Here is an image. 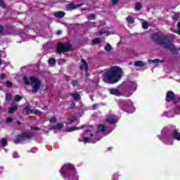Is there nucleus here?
<instances>
[{
	"label": "nucleus",
	"mask_w": 180,
	"mask_h": 180,
	"mask_svg": "<svg viewBox=\"0 0 180 180\" xmlns=\"http://www.w3.org/2000/svg\"><path fill=\"white\" fill-rule=\"evenodd\" d=\"M172 102H174V103L176 104V103H179L180 102V97H175L174 100H172Z\"/></svg>",
	"instance_id": "36"
},
{
	"label": "nucleus",
	"mask_w": 180,
	"mask_h": 180,
	"mask_svg": "<svg viewBox=\"0 0 180 180\" xmlns=\"http://www.w3.org/2000/svg\"><path fill=\"white\" fill-rule=\"evenodd\" d=\"M105 33H109V30H105L100 33V34H105Z\"/></svg>",
	"instance_id": "51"
},
{
	"label": "nucleus",
	"mask_w": 180,
	"mask_h": 180,
	"mask_svg": "<svg viewBox=\"0 0 180 180\" xmlns=\"http://www.w3.org/2000/svg\"><path fill=\"white\" fill-rule=\"evenodd\" d=\"M34 137V132H23V141H30Z\"/></svg>",
	"instance_id": "11"
},
{
	"label": "nucleus",
	"mask_w": 180,
	"mask_h": 180,
	"mask_svg": "<svg viewBox=\"0 0 180 180\" xmlns=\"http://www.w3.org/2000/svg\"><path fill=\"white\" fill-rule=\"evenodd\" d=\"M2 64V60L0 59V65Z\"/></svg>",
	"instance_id": "61"
},
{
	"label": "nucleus",
	"mask_w": 180,
	"mask_h": 180,
	"mask_svg": "<svg viewBox=\"0 0 180 180\" xmlns=\"http://www.w3.org/2000/svg\"><path fill=\"white\" fill-rule=\"evenodd\" d=\"M93 44H99L101 43V38H95L92 40Z\"/></svg>",
	"instance_id": "29"
},
{
	"label": "nucleus",
	"mask_w": 180,
	"mask_h": 180,
	"mask_svg": "<svg viewBox=\"0 0 180 180\" xmlns=\"http://www.w3.org/2000/svg\"><path fill=\"white\" fill-rule=\"evenodd\" d=\"M32 130H34L35 131H39L40 130V128L39 127H32Z\"/></svg>",
	"instance_id": "45"
},
{
	"label": "nucleus",
	"mask_w": 180,
	"mask_h": 180,
	"mask_svg": "<svg viewBox=\"0 0 180 180\" xmlns=\"http://www.w3.org/2000/svg\"><path fill=\"white\" fill-rule=\"evenodd\" d=\"M6 86H8V88H12V82L7 81L6 82Z\"/></svg>",
	"instance_id": "44"
},
{
	"label": "nucleus",
	"mask_w": 180,
	"mask_h": 180,
	"mask_svg": "<svg viewBox=\"0 0 180 180\" xmlns=\"http://www.w3.org/2000/svg\"><path fill=\"white\" fill-rule=\"evenodd\" d=\"M171 32H172L173 33H178V31H176V30L174 29V28H170Z\"/></svg>",
	"instance_id": "50"
},
{
	"label": "nucleus",
	"mask_w": 180,
	"mask_h": 180,
	"mask_svg": "<svg viewBox=\"0 0 180 180\" xmlns=\"http://www.w3.org/2000/svg\"><path fill=\"white\" fill-rule=\"evenodd\" d=\"M61 34V30H58V32H57V34L58 35H60Z\"/></svg>",
	"instance_id": "57"
},
{
	"label": "nucleus",
	"mask_w": 180,
	"mask_h": 180,
	"mask_svg": "<svg viewBox=\"0 0 180 180\" xmlns=\"http://www.w3.org/2000/svg\"><path fill=\"white\" fill-rule=\"evenodd\" d=\"M24 110H26L27 112H28V113H31L32 112V109L30 108V105H27L25 108H24Z\"/></svg>",
	"instance_id": "37"
},
{
	"label": "nucleus",
	"mask_w": 180,
	"mask_h": 180,
	"mask_svg": "<svg viewBox=\"0 0 180 180\" xmlns=\"http://www.w3.org/2000/svg\"><path fill=\"white\" fill-rule=\"evenodd\" d=\"M81 6H84V3H82L80 4H75L72 3L68 4L65 6V8L67 11H75V9H78V8H81Z\"/></svg>",
	"instance_id": "8"
},
{
	"label": "nucleus",
	"mask_w": 180,
	"mask_h": 180,
	"mask_svg": "<svg viewBox=\"0 0 180 180\" xmlns=\"http://www.w3.org/2000/svg\"><path fill=\"white\" fill-rule=\"evenodd\" d=\"M126 19L129 25H133V23H134V19L133 18L128 16Z\"/></svg>",
	"instance_id": "25"
},
{
	"label": "nucleus",
	"mask_w": 180,
	"mask_h": 180,
	"mask_svg": "<svg viewBox=\"0 0 180 180\" xmlns=\"http://www.w3.org/2000/svg\"><path fill=\"white\" fill-rule=\"evenodd\" d=\"M110 94H111V95H115V96H120V91H119L117 89H111L110 90Z\"/></svg>",
	"instance_id": "17"
},
{
	"label": "nucleus",
	"mask_w": 180,
	"mask_h": 180,
	"mask_svg": "<svg viewBox=\"0 0 180 180\" xmlns=\"http://www.w3.org/2000/svg\"><path fill=\"white\" fill-rule=\"evenodd\" d=\"M111 1H112V2L113 5H116V4H117L118 2H119V0H111Z\"/></svg>",
	"instance_id": "49"
},
{
	"label": "nucleus",
	"mask_w": 180,
	"mask_h": 180,
	"mask_svg": "<svg viewBox=\"0 0 180 180\" xmlns=\"http://www.w3.org/2000/svg\"><path fill=\"white\" fill-rule=\"evenodd\" d=\"M177 27L180 30V21L177 23Z\"/></svg>",
	"instance_id": "55"
},
{
	"label": "nucleus",
	"mask_w": 180,
	"mask_h": 180,
	"mask_svg": "<svg viewBox=\"0 0 180 180\" xmlns=\"http://www.w3.org/2000/svg\"><path fill=\"white\" fill-rule=\"evenodd\" d=\"M82 63L83 65H80V70H84L86 74V78H88V77H89V72H88L89 70V66L88 65V63H86V60H85V59H82Z\"/></svg>",
	"instance_id": "9"
},
{
	"label": "nucleus",
	"mask_w": 180,
	"mask_h": 180,
	"mask_svg": "<svg viewBox=\"0 0 180 180\" xmlns=\"http://www.w3.org/2000/svg\"><path fill=\"white\" fill-rule=\"evenodd\" d=\"M96 15H95V14H90L88 17L87 19L89 20H93L94 19H96Z\"/></svg>",
	"instance_id": "34"
},
{
	"label": "nucleus",
	"mask_w": 180,
	"mask_h": 180,
	"mask_svg": "<svg viewBox=\"0 0 180 180\" xmlns=\"http://www.w3.org/2000/svg\"><path fill=\"white\" fill-rule=\"evenodd\" d=\"M151 37L153 41L158 43V44L161 46L162 49L171 50L173 54H176V53H178V49L172 44L171 37L165 34L159 35L158 34H153Z\"/></svg>",
	"instance_id": "1"
},
{
	"label": "nucleus",
	"mask_w": 180,
	"mask_h": 180,
	"mask_svg": "<svg viewBox=\"0 0 180 180\" xmlns=\"http://www.w3.org/2000/svg\"><path fill=\"white\" fill-rule=\"evenodd\" d=\"M177 34H179L180 36V30H178Z\"/></svg>",
	"instance_id": "58"
},
{
	"label": "nucleus",
	"mask_w": 180,
	"mask_h": 180,
	"mask_svg": "<svg viewBox=\"0 0 180 180\" xmlns=\"http://www.w3.org/2000/svg\"><path fill=\"white\" fill-rule=\"evenodd\" d=\"M117 179H119V174H117V173H115L113 174L112 180H117Z\"/></svg>",
	"instance_id": "39"
},
{
	"label": "nucleus",
	"mask_w": 180,
	"mask_h": 180,
	"mask_svg": "<svg viewBox=\"0 0 180 180\" xmlns=\"http://www.w3.org/2000/svg\"><path fill=\"white\" fill-rule=\"evenodd\" d=\"M2 90V88L1 87V86H0V91H1Z\"/></svg>",
	"instance_id": "63"
},
{
	"label": "nucleus",
	"mask_w": 180,
	"mask_h": 180,
	"mask_svg": "<svg viewBox=\"0 0 180 180\" xmlns=\"http://www.w3.org/2000/svg\"><path fill=\"white\" fill-rule=\"evenodd\" d=\"M98 131H97L95 134H94V136H96V137H99V136H99V134H101V133H105V131H106V130H108L107 129H106V127H105V125L104 124H99L98 126Z\"/></svg>",
	"instance_id": "12"
},
{
	"label": "nucleus",
	"mask_w": 180,
	"mask_h": 180,
	"mask_svg": "<svg viewBox=\"0 0 180 180\" xmlns=\"http://www.w3.org/2000/svg\"><path fill=\"white\" fill-rule=\"evenodd\" d=\"M141 3H137L136 5H135V10L136 11H141Z\"/></svg>",
	"instance_id": "30"
},
{
	"label": "nucleus",
	"mask_w": 180,
	"mask_h": 180,
	"mask_svg": "<svg viewBox=\"0 0 180 180\" xmlns=\"http://www.w3.org/2000/svg\"><path fill=\"white\" fill-rule=\"evenodd\" d=\"M13 158H19L20 157V155H19V153L14 152V153H13Z\"/></svg>",
	"instance_id": "42"
},
{
	"label": "nucleus",
	"mask_w": 180,
	"mask_h": 180,
	"mask_svg": "<svg viewBox=\"0 0 180 180\" xmlns=\"http://www.w3.org/2000/svg\"><path fill=\"white\" fill-rule=\"evenodd\" d=\"M175 94L172 91H168L166 94V101L167 102H172L174 99Z\"/></svg>",
	"instance_id": "13"
},
{
	"label": "nucleus",
	"mask_w": 180,
	"mask_h": 180,
	"mask_svg": "<svg viewBox=\"0 0 180 180\" xmlns=\"http://www.w3.org/2000/svg\"><path fill=\"white\" fill-rule=\"evenodd\" d=\"M12 99V96L11 94H6V101H11Z\"/></svg>",
	"instance_id": "43"
},
{
	"label": "nucleus",
	"mask_w": 180,
	"mask_h": 180,
	"mask_svg": "<svg viewBox=\"0 0 180 180\" xmlns=\"http://www.w3.org/2000/svg\"><path fill=\"white\" fill-rule=\"evenodd\" d=\"M12 122V117H7L6 119V123H11Z\"/></svg>",
	"instance_id": "48"
},
{
	"label": "nucleus",
	"mask_w": 180,
	"mask_h": 180,
	"mask_svg": "<svg viewBox=\"0 0 180 180\" xmlns=\"http://www.w3.org/2000/svg\"><path fill=\"white\" fill-rule=\"evenodd\" d=\"M72 86H77V85H78V80L77 79L72 80Z\"/></svg>",
	"instance_id": "40"
},
{
	"label": "nucleus",
	"mask_w": 180,
	"mask_h": 180,
	"mask_svg": "<svg viewBox=\"0 0 180 180\" xmlns=\"http://www.w3.org/2000/svg\"><path fill=\"white\" fill-rule=\"evenodd\" d=\"M23 79L27 85H30L32 86V94H37V91H39L40 87L41 86V81H40L39 78L33 76L30 77L29 79L24 77Z\"/></svg>",
	"instance_id": "3"
},
{
	"label": "nucleus",
	"mask_w": 180,
	"mask_h": 180,
	"mask_svg": "<svg viewBox=\"0 0 180 180\" xmlns=\"http://www.w3.org/2000/svg\"><path fill=\"white\" fill-rule=\"evenodd\" d=\"M64 127V124L63 123H58L55 125V129H63Z\"/></svg>",
	"instance_id": "27"
},
{
	"label": "nucleus",
	"mask_w": 180,
	"mask_h": 180,
	"mask_svg": "<svg viewBox=\"0 0 180 180\" xmlns=\"http://www.w3.org/2000/svg\"><path fill=\"white\" fill-rule=\"evenodd\" d=\"M75 166L71 163H68L63 165V167L59 170V172L63 176V179H65L68 176V172H75Z\"/></svg>",
	"instance_id": "4"
},
{
	"label": "nucleus",
	"mask_w": 180,
	"mask_h": 180,
	"mask_svg": "<svg viewBox=\"0 0 180 180\" xmlns=\"http://www.w3.org/2000/svg\"><path fill=\"white\" fill-rule=\"evenodd\" d=\"M75 130H79V127H72L70 129H66L68 133H71V131H75Z\"/></svg>",
	"instance_id": "22"
},
{
	"label": "nucleus",
	"mask_w": 180,
	"mask_h": 180,
	"mask_svg": "<svg viewBox=\"0 0 180 180\" xmlns=\"http://www.w3.org/2000/svg\"><path fill=\"white\" fill-rule=\"evenodd\" d=\"M72 50V45L71 44H63L61 42L58 43L56 47V51L58 54L63 53H67L68 51H71Z\"/></svg>",
	"instance_id": "7"
},
{
	"label": "nucleus",
	"mask_w": 180,
	"mask_h": 180,
	"mask_svg": "<svg viewBox=\"0 0 180 180\" xmlns=\"http://www.w3.org/2000/svg\"><path fill=\"white\" fill-rule=\"evenodd\" d=\"M108 84H116L122 79L123 71L117 66H113L105 74Z\"/></svg>",
	"instance_id": "2"
},
{
	"label": "nucleus",
	"mask_w": 180,
	"mask_h": 180,
	"mask_svg": "<svg viewBox=\"0 0 180 180\" xmlns=\"http://www.w3.org/2000/svg\"><path fill=\"white\" fill-rule=\"evenodd\" d=\"M179 17H180V14L179 13H175L172 17V18L173 19V20H178V19H179Z\"/></svg>",
	"instance_id": "28"
},
{
	"label": "nucleus",
	"mask_w": 180,
	"mask_h": 180,
	"mask_svg": "<svg viewBox=\"0 0 180 180\" xmlns=\"http://www.w3.org/2000/svg\"><path fill=\"white\" fill-rule=\"evenodd\" d=\"M14 99H15V102H19V101H22V97L20 96H18V95H15L14 96Z\"/></svg>",
	"instance_id": "33"
},
{
	"label": "nucleus",
	"mask_w": 180,
	"mask_h": 180,
	"mask_svg": "<svg viewBox=\"0 0 180 180\" xmlns=\"http://www.w3.org/2000/svg\"><path fill=\"white\" fill-rule=\"evenodd\" d=\"M3 30H4V28L2 27L1 25H0V34H2Z\"/></svg>",
	"instance_id": "53"
},
{
	"label": "nucleus",
	"mask_w": 180,
	"mask_h": 180,
	"mask_svg": "<svg viewBox=\"0 0 180 180\" xmlns=\"http://www.w3.org/2000/svg\"><path fill=\"white\" fill-rule=\"evenodd\" d=\"M98 106H99V104H94L92 105L93 110H96V109H98Z\"/></svg>",
	"instance_id": "47"
},
{
	"label": "nucleus",
	"mask_w": 180,
	"mask_h": 180,
	"mask_svg": "<svg viewBox=\"0 0 180 180\" xmlns=\"http://www.w3.org/2000/svg\"><path fill=\"white\" fill-rule=\"evenodd\" d=\"M109 151H110V150H112V148H108Z\"/></svg>",
	"instance_id": "62"
},
{
	"label": "nucleus",
	"mask_w": 180,
	"mask_h": 180,
	"mask_svg": "<svg viewBox=\"0 0 180 180\" xmlns=\"http://www.w3.org/2000/svg\"><path fill=\"white\" fill-rule=\"evenodd\" d=\"M56 63H57V60H56V58H51L49 60V64L50 65H56Z\"/></svg>",
	"instance_id": "23"
},
{
	"label": "nucleus",
	"mask_w": 180,
	"mask_h": 180,
	"mask_svg": "<svg viewBox=\"0 0 180 180\" xmlns=\"http://www.w3.org/2000/svg\"><path fill=\"white\" fill-rule=\"evenodd\" d=\"M1 144H2L3 147H6V146H8V140L5 138H3L1 140Z\"/></svg>",
	"instance_id": "24"
},
{
	"label": "nucleus",
	"mask_w": 180,
	"mask_h": 180,
	"mask_svg": "<svg viewBox=\"0 0 180 180\" xmlns=\"http://www.w3.org/2000/svg\"><path fill=\"white\" fill-rule=\"evenodd\" d=\"M148 27H149V25H148V22H147V21H143L142 22L143 29H147Z\"/></svg>",
	"instance_id": "32"
},
{
	"label": "nucleus",
	"mask_w": 180,
	"mask_h": 180,
	"mask_svg": "<svg viewBox=\"0 0 180 180\" xmlns=\"http://www.w3.org/2000/svg\"><path fill=\"white\" fill-rule=\"evenodd\" d=\"M54 16H55V18L61 19L65 16V13L64 11H58L54 13Z\"/></svg>",
	"instance_id": "16"
},
{
	"label": "nucleus",
	"mask_w": 180,
	"mask_h": 180,
	"mask_svg": "<svg viewBox=\"0 0 180 180\" xmlns=\"http://www.w3.org/2000/svg\"><path fill=\"white\" fill-rule=\"evenodd\" d=\"M30 114L38 115V116H40V115H41V112L37 109H32L31 112Z\"/></svg>",
	"instance_id": "20"
},
{
	"label": "nucleus",
	"mask_w": 180,
	"mask_h": 180,
	"mask_svg": "<svg viewBox=\"0 0 180 180\" xmlns=\"http://www.w3.org/2000/svg\"><path fill=\"white\" fill-rule=\"evenodd\" d=\"M178 50H180V47L178 49Z\"/></svg>",
	"instance_id": "64"
},
{
	"label": "nucleus",
	"mask_w": 180,
	"mask_h": 180,
	"mask_svg": "<svg viewBox=\"0 0 180 180\" xmlns=\"http://www.w3.org/2000/svg\"><path fill=\"white\" fill-rule=\"evenodd\" d=\"M0 6H1V8H3L4 9H5V8H6V5L4 2V1L0 0Z\"/></svg>",
	"instance_id": "41"
},
{
	"label": "nucleus",
	"mask_w": 180,
	"mask_h": 180,
	"mask_svg": "<svg viewBox=\"0 0 180 180\" xmlns=\"http://www.w3.org/2000/svg\"><path fill=\"white\" fill-rule=\"evenodd\" d=\"M56 122H57V117H53L49 120V123H56Z\"/></svg>",
	"instance_id": "38"
},
{
	"label": "nucleus",
	"mask_w": 180,
	"mask_h": 180,
	"mask_svg": "<svg viewBox=\"0 0 180 180\" xmlns=\"http://www.w3.org/2000/svg\"><path fill=\"white\" fill-rule=\"evenodd\" d=\"M72 98L75 101H79V100H81V95H79L78 92L73 93L72 94Z\"/></svg>",
	"instance_id": "18"
},
{
	"label": "nucleus",
	"mask_w": 180,
	"mask_h": 180,
	"mask_svg": "<svg viewBox=\"0 0 180 180\" xmlns=\"http://www.w3.org/2000/svg\"><path fill=\"white\" fill-rule=\"evenodd\" d=\"M172 137L174 139V140H177V141H180V132H178L176 129H174L171 133Z\"/></svg>",
	"instance_id": "14"
},
{
	"label": "nucleus",
	"mask_w": 180,
	"mask_h": 180,
	"mask_svg": "<svg viewBox=\"0 0 180 180\" xmlns=\"http://www.w3.org/2000/svg\"><path fill=\"white\" fill-rule=\"evenodd\" d=\"M17 124L20 125V122L18 121Z\"/></svg>",
	"instance_id": "60"
},
{
	"label": "nucleus",
	"mask_w": 180,
	"mask_h": 180,
	"mask_svg": "<svg viewBox=\"0 0 180 180\" xmlns=\"http://www.w3.org/2000/svg\"><path fill=\"white\" fill-rule=\"evenodd\" d=\"M17 109H18V106L13 105L8 109V113H13V112H15V110H17Z\"/></svg>",
	"instance_id": "26"
},
{
	"label": "nucleus",
	"mask_w": 180,
	"mask_h": 180,
	"mask_svg": "<svg viewBox=\"0 0 180 180\" xmlns=\"http://www.w3.org/2000/svg\"><path fill=\"white\" fill-rule=\"evenodd\" d=\"M68 79H70V77L67 76L66 77V81H68Z\"/></svg>",
	"instance_id": "59"
},
{
	"label": "nucleus",
	"mask_w": 180,
	"mask_h": 180,
	"mask_svg": "<svg viewBox=\"0 0 180 180\" xmlns=\"http://www.w3.org/2000/svg\"><path fill=\"white\" fill-rule=\"evenodd\" d=\"M135 67H144L146 64L141 60H136L134 62Z\"/></svg>",
	"instance_id": "19"
},
{
	"label": "nucleus",
	"mask_w": 180,
	"mask_h": 180,
	"mask_svg": "<svg viewBox=\"0 0 180 180\" xmlns=\"http://www.w3.org/2000/svg\"><path fill=\"white\" fill-rule=\"evenodd\" d=\"M105 122H107V123H110V124H115L117 123L116 115L113 114L107 115L105 118Z\"/></svg>",
	"instance_id": "10"
},
{
	"label": "nucleus",
	"mask_w": 180,
	"mask_h": 180,
	"mask_svg": "<svg viewBox=\"0 0 180 180\" xmlns=\"http://www.w3.org/2000/svg\"><path fill=\"white\" fill-rule=\"evenodd\" d=\"M91 130L86 129L85 133L87 136H84L83 140L79 139V141H83L85 144L86 143H96V141H99V137H96L95 134L89 133Z\"/></svg>",
	"instance_id": "6"
},
{
	"label": "nucleus",
	"mask_w": 180,
	"mask_h": 180,
	"mask_svg": "<svg viewBox=\"0 0 180 180\" xmlns=\"http://www.w3.org/2000/svg\"><path fill=\"white\" fill-rule=\"evenodd\" d=\"M75 122H77V118L75 117L73 119L68 120V124H72V123H75Z\"/></svg>",
	"instance_id": "35"
},
{
	"label": "nucleus",
	"mask_w": 180,
	"mask_h": 180,
	"mask_svg": "<svg viewBox=\"0 0 180 180\" xmlns=\"http://www.w3.org/2000/svg\"><path fill=\"white\" fill-rule=\"evenodd\" d=\"M55 127H56V125L52 126V127H49V130H56V129Z\"/></svg>",
	"instance_id": "52"
},
{
	"label": "nucleus",
	"mask_w": 180,
	"mask_h": 180,
	"mask_svg": "<svg viewBox=\"0 0 180 180\" xmlns=\"http://www.w3.org/2000/svg\"><path fill=\"white\" fill-rule=\"evenodd\" d=\"M75 108V103L72 102L70 103V109H74Z\"/></svg>",
	"instance_id": "46"
},
{
	"label": "nucleus",
	"mask_w": 180,
	"mask_h": 180,
	"mask_svg": "<svg viewBox=\"0 0 180 180\" xmlns=\"http://www.w3.org/2000/svg\"><path fill=\"white\" fill-rule=\"evenodd\" d=\"M23 141V133H21V134L18 135L16 138L14 139V143L15 144H18V143H22Z\"/></svg>",
	"instance_id": "15"
},
{
	"label": "nucleus",
	"mask_w": 180,
	"mask_h": 180,
	"mask_svg": "<svg viewBox=\"0 0 180 180\" xmlns=\"http://www.w3.org/2000/svg\"><path fill=\"white\" fill-rule=\"evenodd\" d=\"M0 78L1 79H5V75H1Z\"/></svg>",
	"instance_id": "54"
},
{
	"label": "nucleus",
	"mask_w": 180,
	"mask_h": 180,
	"mask_svg": "<svg viewBox=\"0 0 180 180\" xmlns=\"http://www.w3.org/2000/svg\"><path fill=\"white\" fill-rule=\"evenodd\" d=\"M148 62L153 63H164V60L156 58V59H153V60L149 59Z\"/></svg>",
	"instance_id": "21"
},
{
	"label": "nucleus",
	"mask_w": 180,
	"mask_h": 180,
	"mask_svg": "<svg viewBox=\"0 0 180 180\" xmlns=\"http://www.w3.org/2000/svg\"><path fill=\"white\" fill-rule=\"evenodd\" d=\"M120 108L124 112H127V113H130V109L134 108V105L133 104V101L131 100H122L119 103Z\"/></svg>",
	"instance_id": "5"
},
{
	"label": "nucleus",
	"mask_w": 180,
	"mask_h": 180,
	"mask_svg": "<svg viewBox=\"0 0 180 180\" xmlns=\"http://www.w3.org/2000/svg\"><path fill=\"white\" fill-rule=\"evenodd\" d=\"M105 51H110V50H112V46L110 45V44H107L105 45Z\"/></svg>",
	"instance_id": "31"
},
{
	"label": "nucleus",
	"mask_w": 180,
	"mask_h": 180,
	"mask_svg": "<svg viewBox=\"0 0 180 180\" xmlns=\"http://www.w3.org/2000/svg\"><path fill=\"white\" fill-rule=\"evenodd\" d=\"M44 110H46V109H49V106L44 105Z\"/></svg>",
	"instance_id": "56"
}]
</instances>
